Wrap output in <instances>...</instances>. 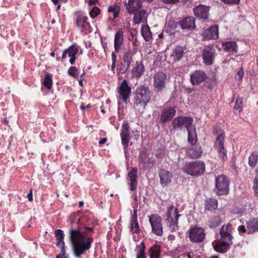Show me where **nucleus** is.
<instances>
[{
    "instance_id": "nucleus-1",
    "label": "nucleus",
    "mask_w": 258,
    "mask_h": 258,
    "mask_svg": "<svg viewBox=\"0 0 258 258\" xmlns=\"http://www.w3.org/2000/svg\"><path fill=\"white\" fill-rule=\"evenodd\" d=\"M72 222L69 229V238L72 245V249L74 255L80 257L85 252L90 249L94 239L92 236H87L85 234L93 233L94 228L85 227V231L82 232L78 226L75 228L72 225Z\"/></svg>"
},
{
    "instance_id": "nucleus-2",
    "label": "nucleus",
    "mask_w": 258,
    "mask_h": 258,
    "mask_svg": "<svg viewBox=\"0 0 258 258\" xmlns=\"http://www.w3.org/2000/svg\"><path fill=\"white\" fill-rule=\"evenodd\" d=\"M151 98L149 88L140 85L136 88L134 94V108L139 113H143Z\"/></svg>"
},
{
    "instance_id": "nucleus-3",
    "label": "nucleus",
    "mask_w": 258,
    "mask_h": 258,
    "mask_svg": "<svg viewBox=\"0 0 258 258\" xmlns=\"http://www.w3.org/2000/svg\"><path fill=\"white\" fill-rule=\"evenodd\" d=\"M120 136L121 144L125 151L127 149L129 141L133 136L136 140H137L140 136L139 132L137 131H131V126L127 120H124L121 125Z\"/></svg>"
},
{
    "instance_id": "nucleus-4",
    "label": "nucleus",
    "mask_w": 258,
    "mask_h": 258,
    "mask_svg": "<svg viewBox=\"0 0 258 258\" xmlns=\"http://www.w3.org/2000/svg\"><path fill=\"white\" fill-rule=\"evenodd\" d=\"M134 43L133 44V47H129L124 49L123 52L121 61L118 69L120 74H125L130 68L131 63L133 61L134 56L137 52V48L135 47Z\"/></svg>"
},
{
    "instance_id": "nucleus-5",
    "label": "nucleus",
    "mask_w": 258,
    "mask_h": 258,
    "mask_svg": "<svg viewBox=\"0 0 258 258\" xmlns=\"http://www.w3.org/2000/svg\"><path fill=\"white\" fill-rule=\"evenodd\" d=\"M182 170L190 176L199 177L206 171V165L203 161L197 160L187 163L182 168Z\"/></svg>"
},
{
    "instance_id": "nucleus-6",
    "label": "nucleus",
    "mask_w": 258,
    "mask_h": 258,
    "mask_svg": "<svg viewBox=\"0 0 258 258\" xmlns=\"http://www.w3.org/2000/svg\"><path fill=\"white\" fill-rule=\"evenodd\" d=\"M74 25L81 32L86 34L91 31V26L88 18L81 12L75 13Z\"/></svg>"
},
{
    "instance_id": "nucleus-7",
    "label": "nucleus",
    "mask_w": 258,
    "mask_h": 258,
    "mask_svg": "<svg viewBox=\"0 0 258 258\" xmlns=\"http://www.w3.org/2000/svg\"><path fill=\"white\" fill-rule=\"evenodd\" d=\"M180 216L176 207L173 205L168 207L165 216V221L172 231H175L178 229V218Z\"/></svg>"
},
{
    "instance_id": "nucleus-8",
    "label": "nucleus",
    "mask_w": 258,
    "mask_h": 258,
    "mask_svg": "<svg viewBox=\"0 0 258 258\" xmlns=\"http://www.w3.org/2000/svg\"><path fill=\"white\" fill-rule=\"evenodd\" d=\"M230 180L228 177L221 174L215 177V192L218 196L226 195L229 192Z\"/></svg>"
},
{
    "instance_id": "nucleus-9",
    "label": "nucleus",
    "mask_w": 258,
    "mask_h": 258,
    "mask_svg": "<svg viewBox=\"0 0 258 258\" xmlns=\"http://www.w3.org/2000/svg\"><path fill=\"white\" fill-rule=\"evenodd\" d=\"M156 160L153 156L150 157L148 149L145 148L139 155V166H142L144 171H150L155 165Z\"/></svg>"
},
{
    "instance_id": "nucleus-10",
    "label": "nucleus",
    "mask_w": 258,
    "mask_h": 258,
    "mask_svg": "<svg viewBox=\"0 0 258 258\" xmlns=\"http://www.w3.org/2000/svg\"><path fill=\"white\" fill-rule=\"evenodd\" d=\"M194 120L191 117L180 116L175 117L172 122V126L174 130H181L183 127L186 130L193 125Z\"/></svg>"
},
{
    "instance_id": "nucleus-11",
    "label": "nucleus",
    "mask_w": 258,
    "mask_h": 258,
    "mask_svg": "<svg viewBox=\"0 0 258 258\" xmlns=\"http://www.w3.org/2000/svg\"><path fill=\"white\" fill-rule=\"evenodd\" d=\"M167 75L165 73L159 72L154 76L153 86L156 92H162L166 88Z\"/></svg>"
},
{
    "instance_id": "nucleus-12",
    "label": "nucleus",
    "mask_w": 258,
    "mask_h": 258,
    "mask_svg": "<svg viewBox=\"0 0 258 258\" xmlns=\"http://www.w3.org/2000/svg\"><path fill=\"white\" fill-rule=\"evenodd\" d=\"M149 220L152 227V232L158 236H162L163 227L161 217L158 214H152L149 216Z\"/></svg>"
},
{
    "instance_id": "nucleus-13",
    "label": "nucleus",
    "mask_w": 258,
    "mask_h": 258,
    "mask_svg": "<svg viewBox=\"0 0 258 258\" xmlns=\"http://www.w3.org/2000/svg\"><path fill=\"white\" fill-rule=\"evenodd\" d=\"M117 93L119 99L126 103L131 94V88L125 79H124L118 87Z\"/></svg>"
},
{
    "instance_id": "nucleus-14",
    "label": "nucleus",
    "mask_w": 258,
    "mask_h": 258,
    "mask_svg": "<svg viewBox=\"0 0 258 258\" xmlns=\"http://www.w3.org/2000/svg\"><path fill=\"white\" fill-rule=\"evenodd\" d=\"M202 40L208 41L216 40L219 37V27L217 25H214L205 29L201 34Z\"/></svg>"
},
{
    "instance_id": "nucleus-15",
    "label": "nucleus",
    "mask_w": 258,
    "mask_h": 258,
    "mask_svg": "<svg viewBox=\"0 0 258 258\" xmlns=\"http://www.w3.org/2000/svg\"><path fill=\"white\" fill-rule=\"evenodd\" d=\"M189 238L191 241L201 242L205 239V234L202 228L195 227L191 228L189 232Z\"/></svg>"
},
{
    "instance_id": "nucleus-16",
    "label": "nucleus",
    "mask_w": 258,
    "mask_h": 258,
    "mask_svg": "<svg viewBox=\"0 0 258 258\" xmlns=\"http://www.w3.org/2000/svg\"><path fill=\"white\" fill-rule=\"evenodd\" d=\"M220 235L223 241H226L232 245L233 237L232 235V225L227 224L223 225L220 228Z\"/></svg>"
},
{
    "instance_id": "nucleus-17",
    "label": "nucleus",
    "mask_w": 258,
    "mask_h": 258,
    "mask_svg": "<svg viewBox=\"0 0 258 258\" xmlns=\"http://www.w3.org/2000/svg\"><path fill=\"white\" fill-rule=\"evenodd\" d=\"M216 50L212 47L205 48L202 51L203 62L207 66L212 65L215 58Z\"/></svg>"
},
{
    "instance_id": "nucleus-18",
    "label": "nucleus",
    "mask_w": 258,
    "mask_h": 258,
    "mask_svg": "<svg viewBox=\"0 0 258 258\" xmlns=\"http://www.w3.org/2000/svg\"><path fill=\"white\" fill-rule=\"evenodd\" d=\"M79 51V47L76 44H72L68 48L66 49L62 54V59L66 58L67 55L70 57L69 62L71 64L75 63V60L77 58L76 54Z\"/></svg>"
},
{
    "instance_id": "nucleus-19",
    "label": "nucleus",
    "mask_w": 258,
    "mask_h": 258,
    "mask_svg": "<svg viewBox=\"0 0 258 258\" xmlns=\"http://www.w3.org/2000/svg\"><path fill=\"white\" fill-rule=\"evenodd\" d=\"M175 113L176 110L174 107H165L161 111L160 120L162 123H165L171 120L175 116Z\"/></svg>"
},
{
    "instance_id": "nucleus-20",
    "label": "nucleus",
    "mask_w": 258,
    "mask_h": 258,
    "mask_svg": "<svg viewBox=\"0 0 258 258\" xmlns=\"http://www.w3.org/2000/svg\"><path fill=\"white\" fill-rule=\"evenodd\" d=\"M160 183L163 187H167L172 181L173 174L165 169H160L159 170Z\"/></svg>"
},
{
    "instance_id": "nucleus-21",
    "label": "nucleus",
    "mask_w": 258,
    "mask_h": 258,
    "mask_svg": "<svg viewBox=\"0 0 258 258\" xmlns=\"http://www.w3.org/2000/svg\"><path fill=\"white\" fill-rule=\"evenodd\" d=\"M210 7L205 5H199L194 9V12L196 17L200 19L206 20L208 19Z\"/></svg>"
},
{
    "instance_id": "nucleus-22",
    "label": "nucleus",
    "mask_w": 258,
    "mask_h": 258,
    "mask_svg": "<svg viewBox=\"0 0 258 258\" xmlns=\"http://www.w3.org/2000/svg\"><path fill=\"white\" fill-rule=\"evenodd\" d=\"M208 78L206 73L203 71H196L190 75V81L194 86L198 85L205 81Z\"/></svg>"
},
{
    "instance_id": "nucleus-23",
    "label": "nucleus",
    "mask_w": 258,
    "mask_h": 258,
    "mask_svg": "<svg viewBox=\"0 0 258 258\" xmlns=\"http://www.w3.org/2000/svg\"><path fill=\"white\" fill-rule=\"evenodd\" d=\"M54 234L56 236L55 244L57 246L60 247L61 254L64 256L66 252L63 231L62 230L57 229L55 231Z\"/></svg>"
},
{
    "instance_id": "nucleus-24",
    "label": "nucleus",
    "mask_w": 258,
    "mask_h": 258,
    "mask_svg": "<svg viewBox=\"0 0 258 258\" xmlns=\"http://www.w3.org/2000/svg\"><path fill=\"white\" fill-rule=\"evenodd\" d=\"M124 6L127 13L132 14L142 8V3L141 0H128L127 3H125Z\"/></svg>"
},
{
    "instance_id": "nucleus-25",
    "label": "nucleus",
    "mask_w": 258,
    "mask_h": 258,
    "mask_svg": "<svg viewBox=\"0 0 258 258\" xmlns=\"http://www.w3.org/2000/svg\"><path fill=\"white\" fill-rule=\"evenodd\" d=\"M124 32L122 28L117 30L115 34L114 39V48L116 53H118L123 44Z\"/></svg>"
},
{
    "instance_id": "nucleus-26",
    "label": "nucleus",
    "mask_w": 258,
    "mask_h": 258,
    "mask_svg": "<svg viewBox=\"0 0 258 258\" xmlns=\"http://www.w3.org/2000/svg\"><path fill=\"white\" fill-rule=\"evenodd\" d=\"M137 168H133L128 173V178L130 181V189L132 191H135L137 188Z\"/></svg>"
},
{
    "instance_id": "nucleus-27",
    "label": "nucleus",
    "mask_w": 258,
    "mask_h": 258,
    "mask_svg": "<svg viewBox=\"0 0 258 258\" xmlns=\"http://www.w3.org/2000/svg\"><path fill=\"white\" fill-rule=\"evenodd\" d=\"M162 246L158 243H155L148 250V255L150 258H160L161 255Z\"/></svg>"
},
{
    "instance_id": "nucleus-28",
    "label": "nucleus",
    "mask_w": 258,
    "mask_h": 258,
    "mask_svg": "<svg viewBox=\"0 0 258 258\" xmlns=\"http://www.w3.org/2000/svg\"><path fill=\"white\" fill-rule=\"evenodd\" d=\"M182 29L192 30L196 28L195 18L193 17H187L179 22Z\"/></svg>"
},
{
    "instance_id": "nucleus-29",
    "label": "nucleus",
    "mask_w": 258,
    "mask_h": 258,
    "mask_svg": "<svg viewBox=\"0 0 258 258\" xmlns=\"http://www.w3.org/2000/svg\"><path fill=\"white\" fill-rule=\"evenodd\" d=\"M187 154L191 159L199 158L202 154V147L198 145L192 146L187 149Z\"/></svg>"
},
{
    "instance_id": "nucleus-30",
    "label": "nucleus",
    "mask_w": 258,
    "mask_h": 258,
    "mask_svg": "<svg viewBox=\"0 0 258 258\" xmlns=\"http://www.w3.org/2000/svg\"><path fill=\"white\" fill-rule=\"evenodd\" d=\"M247 234H251L258 232V218H253L246 222Z\"/></svg>"
},
{
    "instance_id": "nucleus-31",
    "label": "nucleus",
    "mask_w": 258,
    "mask_h": 258,
    "mask_svg": "<svg viewBox=\"0 0 258 258\" xmlns=\"http://www.w3.org/2000/svg\"><path fill=\"white\" fill-rule=\"evenodd\" d=\"M188 133L187 141L191 146H195L198 141L196 128L194 125L190 126L187 130Z\"/></svg>"
},
{
    "instance_id": "nucleus-32",
    "label": "nucleus",
    "mask_w": 258,
    "mask_h": 258,
    "mask_svg": "<svg viewBox=\"0 0 258 258\" xmlns=\"http://www.w3.org/2000/svg\"><path fill=\"white\" fill-rule=\"evenodd\" d=\"M145 72V67L143 62L140 61H137L135 66L132 70V74L134 77L137 78H140Z\"/></svg>"
},
{
    "instance_id": "nucleus-33",
    "label": "nucleus",
    "mask_w": 258,
    "mask_h": 258,
    "mask_svg": "<svg viewBox=\"0 0 258 258\" xmlns=\"http://www.w3.org/2000/svg\"><path fill=\"white\" fill-rule=\"evenodd\" d=\"M222 46L225 51L231 53H237V45L235 41L223 42L222 43Z\"/></svg>"
},
{
    "instance_id": "nucleus-34",
    "label": "nucleus",
    "mask_w": 258,
    "mask_h": 258,
    "mask_svg": "<svg viewBox=\"0 0 258 258\" xmlns=\"http://www.w3.org/2000/svg\"><path fill=\"white\" fill-rule=\"evenodd\" d=\"M231 245V244L228 243L226 241H219L217 242L214 245V249L217 252L220 253H225L228 251L229 247Z\"/></svg>"
},
{
    "instance_id": "nucleus-35",
    "label": "nucleus",
    "mask_w": 258,
    "mask_h": 258,
    "mask_svg": "<svg viewBox=\"0 0 258 258\" xmlns=\"http://www.w3.org/2000/svg\"><path fill=\"white\" fill-rule=\"evenodd\" d=\"M183 55V49L182 47L177 46L173 49L172 53L170 55L173 61H178L181 59Z\"/></svg>"
},
{
    "instance_id": "nucleus-36",
    "label": "nucleus",
    "mask_w": 258,
    "mask_h": 258,
    "mask_svg": "<svg viewBox=\"0 0 258 258\" xmlns=\"http://www.w3.org/2000/svg\"><path fill=\"white\" fill-rule=\"evenodd\" d=\"M222 222V219L219 216L214 215L209 218L207 225L211 228H215L220 225Z\"/></svg>"
},
{
    "instance_id": "nucleus-37",
    "label": "nucleus",
    "mask_w": 258,
    "mask_h": 258,
    "mask_svg": "<svg viewBox=\"0 0 258 258\" xmlns=\"http://www.w3.org/2000/svg\"><path fill=\"white\" fill-rule=\"evenodd\" d=\"M131 230L133 233H138L140 231L139 225L137 220V211H135L132 217L131 222Z\"/></svg>"
},
{
    "instance_id": "nucleus-38",
    "label": "nucleus",
    "mask_w": 258,
    "mask_h": 258,
    "mask_svg": "<svg viewBox=\"0 0 258 258\" xmlns=\"http://www.w3.org/2000/svg\"><path fill=\"white\" fill-rule=\"evenodd\" d=\"M217 200L212 198H209L205 200V209L206 210L213 211L217 208Z\"/></svg>"
},
{
    "instance_id": "nucleus-39",
    "label": "nucleus",
    "mask_w": 258,
    "mask_h": 258,
    "mask_svg": "<svg viewBox=\"0 0 258 258\" xmlns=\"http://www.w3.org/2000/svg\"><path fill=\"white\" fill-rule=\"evenodd\" d=\"M141 34L144 40L147 42L149 41L152 38V33L148 25L142 27Z\"/></svg>"
},
{
    "instance_id": "nucleus-40",
    "label": "nucleus",
    "mask_w": 258,
    "mask_h": 258,
    "mask_svg": "<svg viewBox=\"0 0 258 258\" xmlns=\"http://www.w3.org/2000/svg\"><path fill=\"white\" fill-rule=\"evenodd\" d=\"M146 11L145 10H137L134 13V17H133V22L136 24H139L141 22L145 15L146 14Z\"/></svg>"
},
{
    "instance_id": "nucleus-41",
    "label": "nucleus",
    "mask_w": 258,
    "mask_h": 258,
    "mask_svg": "<svg viewBox=\"0 0 258 258\" xmlns=\"http://www.w3.org/2000/svg\"><path fill=\"white\" fill-rule=\"evenodd\" d=\"M52 74L47 73L44 78L42 84L48 90H50L52 86Z\"/></svg>"
},
{
    "instance_id": "nucleus-42",
    "label": "nucleus",
    "mask_w": 258,
    "mask_h": 258,
    "mask_svg": "<svg viewBox=\"0 0 258 258\" xmlns=\"http://www.w3.org/2000/svg\"><path fill=\"white\" fill-rule=\"evenodd\" d=\"M138 248V251L136 254V258H147L146 254V246L144 242H141L140 244L137 245Z\"/></svg>"
},
{
    "instance_id": "nucleus-43",
    "label": "nucleus",
    "mask_w": 258,
    "mask_h": 258,
    "mask_svg": "<svg viewBox=\"0 0 258 258\" xmlns=\"http://www.w3.org/2000/svg\"><path fill=\"white\" fill-rule=\"evenodd\" d=\"M225 140V132H221L220 135L216 138L215 145L218 149L224 148V143Z\"/></svg>"
},
{
    "instance_id": "nucleus-44",
    "label": "nucleus",
    "mask_w": 258,
    "mask_h": 258,
    "mask_svg": "<svg viewBox=\"0 0 258 258\" xmlns=\"http://www.w3.org/2000/svg\"><path fill=\"white\" fill-rule=\"evenodd\" d=\"M258 154L257 152L251 153L248 158V165L251 167H254L257 163Z\"/></svg>"
},
{
    "instance_id": "nucleus-45",
    "label": "nucleus",
    "mask_w": 258,
    "mask_h": 258,
    "mask_svg": "<svg viewBox=\"0 0 258 258\" xmlns=\"http://www.w3.org/2000/svg\"><path fill=\"white\" fill-rule=\"evenodd\" d=\"M120 9V7L118 5L114 4L110 6L108 8L107 11L109 13H112L113 19H115L119 15Z\"/></svg>"
},
{
    "instance_id": "nucleus-46",
    "label": "nucleus",
    "mask_w": 258,
    "mask_h": 258,
    "mask_svg": "<svg viewBox=\"0 0 258 258\" xmlns=\"http://www.w3.org/2000/svg\"><path fill=\"white\" fill-rule=\"evenodd\" d=\"M78 71V69L76 67L72 66L68 69V74L74 78H77L79 74Z\"/></svg>"
},
{
    "instance_id": "nucleus-47",
    "label": "nucleus",
    "mask_w": 258,
    "mask_h": 258,
    "mask_svg": "<svg viewBox=\"0 0 258 258\" xmlns=\"http://www.w3.org/2000/svg\"><path fill=\"white\" fill-rule=\"evenodd\" d=\"M219 157L220 160L224 162L227 159V150L225 148L218 149Z\"/></svg>"
},
{
    "instance_id": "nucleus-48",
    "label": "nucleus",
    "mask_w": 258,
    "mask_h": 258,
    "mask_svg": "<svg viewBox=\"0 0 258 258\" xmlns=\"http://www.w3.org/2000/svg\"><path fill=\"white\" fill-rule=\"evenodd\" d=\"M101 12L100 9L97 7H94L90 11L89 15L92 19L96 18Z\"/></svg>"
},
{
    "instance_id": "nucleus-49",
    "label": "nucleus",
    "mask_w": 258,
    "mask_h": 258,
    "mask_svg": "<svg viewBox=\"0 0 258 258\" xmlns=\"http://www.w3.org/2000/svg\"><path fill=\"white\" fill-rule=\"evenodd\" d=\"M166 150L164 148H158L155 151V156L158 159H162L165 156Z\"/></svg>"
},
{
    "instance_id": "nucleus-50",
    "label": "nucleus",
    "mask_w": 258,
    "mask_h": 258,
    "mask_svg": "<svg viewBox=\"0 0 258 258\" xmlns=\"http://www.w3.org/2000/svg\"><path fill=\"white\" fill-rule=\"evenodd\" d=\"M242 98H238L235 101L234 109L236 110H239V111H240L242 109Z\"/></svg>"
},
{
    "instance_id": "nucleus-51",
    "label": "nucleus",
    "mask_w": 258,
    "mask_h": 258,
    "mask_svg": "<svg viewBox=\"0 0 258 258\" xmlns=\"http://www.w3.org/2000/svg\"><path fill=\"white\" fill-rule=\"evenodd\" d=\"M253 188L255 194L258 195V175H256L254 179Z\"/></svg>"
},
{
    "instance_id": "nucleus-52",
    "label": "nucleus",
    "mask_w": 258,
    "mask_h": 258,
    "mask_svg": "<svg viewBox=\"0 0 258 258\" xmlns=\"http://www.w3.org/2000/svg\"><path fill=\"white\" fill-rule=\"evenodd\" d=\"M225 4L227 5H237L240 3V0H220Z\"/></svg>"
},
{
    "instance_id": "nucleus-53",
    "label": "nucleus",
    "mask_w": 258,
    "mask_h": 258,
    "mask_svg": "<svg viewBox=\"0 0 258 258\" xmlns=\"http://www.w3.org/2000/svg\"><path fill=\"white\" fill-rule=\"evenodd\" d=\"M184 255H186L187 258H202L201 255L195 254L194 252H185Z\"/></svg>"
},
{
    "instance_id": "nucleus-54",
    "label": "nucleus",
    "mask_w": 258,
    "mask_h": 258,
    "mask_svg": "<svg viewBox=\"0 0 258 258\" xmlns=\"http://www.w3.org/2000/svg\"><path fill=\"white\" fill-rule=\"evenodd\" d=\"M216 85L215 82L213 80H209L208 81L206 82L205 83L206 87H207L208 88L210 89H212Z\"/></svg>"
},
{
    "instance_id": "nucleus-55",
    "label": "nucleus",
    "mask_w": 258,
    "mask_h": 258,
    "mask_svg": "<svg viewBox=\"0 0 258 258\" xmlns=\"http://www.w3.org/2000/svg\"><path fill=\"white\" fill-rule=\"evenodd\" d=\"M161 1L165 4H175L179 0H161Z\"/></svg>"
},
{
    "instance_id": "nucleus-56",
    "label": "nucleus",
    "mask_w": 258,
    "mask_h": 258,
    "mask_svg": "<svg viewBox=\"0 0 258 258\" xmlns=\"http://www.w3.org/2000/svg\"><path fill=\"white\" fill-rule=\"evenodd\" d=\"M238 231L239 233H246V229L244 225H240L238 227Z\"/></svg>"
},
{
    "instance_id": "nucleus-57",
    "label": "nucleus",
    "mask_w": 258,
    "mask_h": 258,
    "mask_svg": "<svg viewBox=\"0 0 258 258\" xmlns=\"http://www.w3.org/2000/svg\"><path fill=\"white\" fill-rule=\"evenodd\" d=\"M87 219L85 216H83L80 218L78 220V225H84V220Z\"/></svg>"
},
{
    "instance_id": "nucleus-58",
    "label": "nucleus",
    "mask_w": 258,
    "mask_h": 258,
    "mask_svg": "<svg viewBox=\"0 0 258 258\" xmlns=\"http://www.w3.org/2000/svg\"><path fill=\"white\" fill-rule=\"evenodd\" d=\"M33 190L32 189H30L29 193L28 194L27 197L28 198V201L29 202H32L33 201V194H32Z\"/></svg>"
},
{
    "instance_id": "nucleus-59",
    "label": "nucleus",
    "mask_w": 258,
    "mask_h": 258,
    "mask_svg": "<svg viewBox=\"0 0 258 258\" xmlns=\"http://www.w3.org/2000/svg\"><path fill=\"white\" fill-rule=\"evenodd\" d=\"M91 107V105L90 104H88V105H85V104L84 103H82L81 106H80V108L82 109V110H84L85 109H89Z\"/></svg>"
},
{
    "instance_id": "nucleus-60",
    "label": "nucleus",
    "mask_w": 258,
    "mask_h": 258,
    "mask_svg": "<svg viewBox=\"0 0 258 258\" xmlns=\"http://www.w3.org/2000/svg\"><path fill=\"white\" fill-rule=\"evenodd\" d=\"M116 58H117V57H116L115 53L114 52H112L111 53V59H112V62L116 63Z\"/></svg>"
},
{
    "instance_id": "nucleus-61",
    "label": "nucleus",
    "mask_w": 258,
    "mask_h": 258,
    "mask_svg": "<svg viewBox=\"0 0 258 258\" xmlns=\"http://www.w3.org/2000/svg\"><path fill=\"white\" fill-rule=\"evenodd\" d=\"M98 2V0H88V4L89 6H91L95 5Z\"/></svg>"
},
{
    "instance_id": "nucleus-62",
    "label": "nucleus",
    "mask_w": 258,
    "mask_h": 258,
    "mask_svg": "<svg viewBox=\"0 0 258 258\" xmlns=\"http://www.w3.org/2000/svg\"><path fill=\"white\" fill-rule=\"evenodd\" d=\"M237 75L239 76V78L240 80L242 79V78L243 77V75H244V72H243V70L242 69L241 70H240L237 73Z\"/></svg>"
},
{
    "instance_id": "nucleus-63",
    "label": "nucleus",
    "mask_w": 258,
    "mask_h": 258,
    "mask_svg": "<svg viewBox=\"0 0 258 258\" xmlns=\"http://www.w3.org/2000/svg\"><path fill=\"white\" fill-rule=\"evenodd\" d=\"M106 141H107L106 138H103L99 141V145H102V144H105L106 142Z\"/></svg>"
},
{
    "instance_id": "nucleus-64",
    "label": "nucleus",
    "mask_w": 258,
    "mask_h": 258,
    "mask_svg": "<svg viewBox=\"0 0 258 258\" xmlns=\"http://www.w3.org/2000/svg\"><path fill=\"white\" fill-rule=\"evenodd\" d=\"M218 126H214L213 127V133L214 134H215V135H217L219 133V131H218Z\"/></svg>"
}]
</instances>
